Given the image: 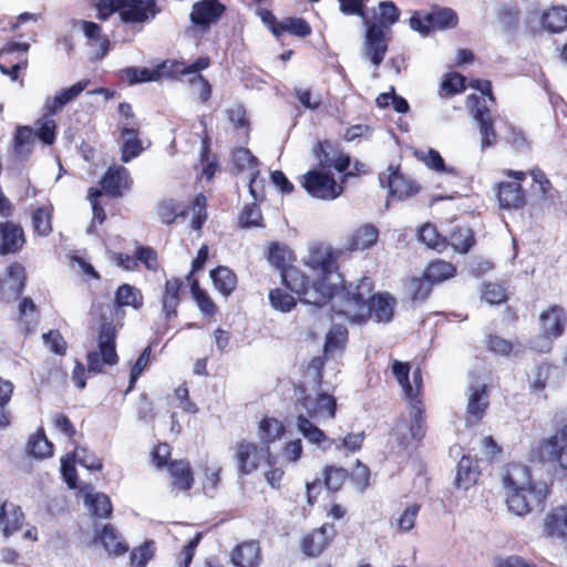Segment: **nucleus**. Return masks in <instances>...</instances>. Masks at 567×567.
Returning <instances> with one entry per match:
<instances>
[{
  "label": "nucleus",
  "instance_id": "obj_34",
  "mask_svg": "<svg viewBox=\"0 0 567 567\" xmlns=\"http://www.w3.org/2000/svg\"><path fill=\"white\" fill-rule=\"evenodd\" d=\"M95 542H100L111 556H122L128 551V545L121 539L116 528L112 524H105L96 534Z\"/></svg>",
  "mask_w": 567,
  "mask_h": 567
},
{
  "label": "nucleus",
  "instance_id": "obj_17",
  "mask_svg": "<svg viewBox=\"0 0 567 567\" xmlns=\"http://www.w3.org/2000/svg\"><path fill=\"white\" fill-rule=\"evenodd\" d=\"M312 152L319 169L328 171L333 167L337 172L344 173L351 166L350 156L336 142L318 141Z\"/></svg>",
  "mask_w": 567,
  "mask_h": 567
},
{
  "label": "nucleus",
  "instance_id": "obj_13",
  "mask_svg": "<svg viewBox=\"0 0 567 567\" xmlns=\"http://www.w3.org/2000/svg\"><path fill=\"white\" fill-rule=\"evenodd\" d=\"M301 185L310 196L323 200L336 199L343 193V186L336 182L333 175L322 169L307 172Z\"/></svg>",
  "mask_w": 567,
  "mask_h": 567
},
{
  "label": "nucleus",
  "instance_id": "obj_46",
  "mask_svg": "<svg viewBox=\"0 0 567 567\" xmlns=\"http://www.w3.org/2000/svg\"><path fill=\"white\" fill-rule=\"evenodd\" d=\"M293 295L296 293L287 288L286 290L279 287L272 288L268 293L269 303L277 311L290 312L297 307L298 300L300 301L299 297Z\"/></svg>",
  "mask_w": 567,
  "mask_h": 567
},
{
  "label": "nucleus",
  "instance_id": "obj_4",
  "mask_svg": "<svg viewBox=\"0 0 567 567\" xmlns=\"http://www.w3.org/2000/svg\"><path fill=\"white\" fill-rule=\"evenodd\" d=\"M87 369L82 362L76 361L72 379L79 389L86 385V372L99 374L104 371V365H115L118 362L116 352V327L112 322H102L97 330V350L86 354Z\"/></svg>",
  "mask_w": 567,
  "mask_h": 567
},
{
  "label": "nucleus",
  "instance_id": "obj_25",
  "mask_svg": "<svg viewBox=\"0 0 567 567\" xmlns=\"http://www.w3.org/2000/svg\"><path fill=\"white\" fill-rule=\"evenodd\" d=\"M234 567H260L264 561L259 540L247 539L233 547L229 554Z\"/></svg>",
  "mask_w": 567,
  "mask_h": 567
},
{
  "label": "nucleus",
  "instance_id": "obj_3",
  "mask_svg": "<svg viewBox=\"0 0 567 567\" xmlns=\"http://www.w3.org/2000/svg\"><path fill=\"white\" fill-rule=\"evenodd\" d=\"M373 291L374 281L369 277H362L357 281L342 279L340 284H334L331 309L344 316L350 323H365L369 315L368 305Z\"/></svg>",
  "mask_w": 567,
  "mask_h": 567
},
{
  "label": "nucleus",
  "instance_id": "obj_12",
  "mask_svg": "<svg viewBox=\"0 0 567 567\" xmlns=\"http://www.w3.org/2000/svg\"><path fill=\"white\" fill-rule=\"evenodd\" d=\"M388 174H380L379 182L388 189L386 203L390 200H405L419 194L420 185L410 176L401 172L399 165L390 164Z\"/></svg>",
  "mask_w": 567,
  "mask_h": 567
},
{
  "label": "nucleus",
  "instance_id": "obj_9",
  "mask_svg": "<svg viewBox=\"0 0 567 567\" xmlns=\"http://www.w3.org/2000/svg\"><path fill=\"white\" fill-rule=\"evenodd\" d=\"M409 23L413 31L429 35L434 31L455 29L458 24V16L452 8L434 4L429 11H414Z\"/></svg>",
  "mask_w": 567,
  "mask_h": 567
},
{
  "label": "nucleus",
  "instance_id": "obj_51",
  "mask_svg": "<svg viewBox=\"0 0 567 567\" xmlns=\"http://www.w3.org/2000/svg\"><path fill=\"white\" fill-rule=\"evenodd\" d=\"M466 78L458 72H449L444 75L439 94L441 97H450L463 93L466 90Z\"/></svg>",
  "mask_w": 567,
  "mask_h": 567
},
{
  "label": "nucleus",
  "instance_id": "obj_48",
  "mask_svg": "<svg viewBox=\"0 0 567 567\" xmlns=\"http://www.w3.org/2000/svg\"><path fill=\"white\" fill-rule=\"evenodd\" d=\"M27 451L35 458H45L53 455L54 446L45 436L44 430H38L27 443Z\"/></svg>",
  "mask_w": 567,
  "mask_h": 567
},
{
  "label": "nucleus",
  "instance_id": "obj_49",
  "mask_svg": "<svg viewBox=\"0 0 567 567\" xmlns=\"http://www.w3.org/2000/svg\"><path fill=\"white\" fill-rule=\"evenodd\" d=\"M53 206L39 207L32 213V227L37 235L47 237L53 231Z\"/></svg>",
  "mask_w": 567,
  "mask_h": 567
},
{
  "label": "nucleus",
  "instance_id": "obj_58",
  "mask_svg": "<svg viewBox=\"0 0 567 567\" xmlns=\"http://www.w3.org/2000/svg\"><path fill=\"white\" fill-rule=\"evenodd\" d=\"M156 213L163 224L172 225L178 216H185L186 213L176 200L163 199L156 206Z\"/></svg>",
  "mask_w": 567,
  "mask_h": 567
},
{
  "label": "nucleus",
  "instance_id": "obj_36",
  "mask_svg": "<svg viewBox=\"0 0 567 567\" xmlns=\"http://www.w3.org/2000/svg\"><path fill=\"white\" fill-rule=\"evenodd\" d=\"M214 288L224 297H229L237 288L238 278L227 266H217L209 271Z\"/></svg>",
  "mask_w": 567,
  "mask_h": 567
},
{
  "label": "nucleus",
  "instance_id": "obj_44",
  "mask_svg": "<svg viewBox=\"0 0 567 567\" xmlns=\"http://www.w3.org/2000/svg\"><path fill=\"white\" fill-rule=\"evenodd\" d=\"M349 331L342 324H334L327 332L323 344V352L326 357H330L336 352H342L348 343Z\"/></svg>",
  "mask_w": 567,
  "mask_h": 567
},
{
  "label": "nucleus",
  "instance_id": "obj_23",
  "mask_svg": "<svg viewBox=\"0 0 567 567\" xmlns=\"http://www.w3.org/2000/svg\"><path fill=\"white\" fill-rule=\"evenodd\" d=\"M226 10L219 0H199L193 3L189 19L194 25L207 30L221 19Z\"/></svg>",
  "mask_w": 567,
  "mask_h": 567
},
{
  "label": "nucleus",
  "instance_id": "obj_54",
  "mask_svg": "<svg viewBox=\"0 0 567 567\" xmlns=\"http://www.w3.org/2000/svg\"><path fill=\"white\" fill-rule=\"evenodd\" d=\"M285 32L298 38H307L311 34L312 29L303 18L288 17L280 21L278 38Z\"/></svg>",
  "mask_w": 567,
  "mask_h": 567
},
{
  "label": "nucleus",
  "instance_id": "obj_35",
  "mask_svg": "<svg viewBox=\"0 0 567 567\" xmlns=\"http://www.w3.org/2000/svg\"><path fill=\"white\" fill-rule=\"evenodd\" d=\"M412 406L414 412L409 427L410 437L405 434L398 437V445L403 450H408L413 443H420L425 435L424 410L421 404H412Z\"/></svg>",
  "mask_w": 567,
  "mask_h": 567
},
{
  "label": "nucleus",
  "instance_id": "obj_45",
  "mask_svg": "<svg viewBox=\"0 0 567 567\" xmlns=\"http://www.w3.org/2000/svg\"><path fill=\"white\" fill-rule=\"evenodd\" d=\"M417 239L426 247L443 252L447 249V238L441 235L434 224L425 223L417 231Z\"/></svg>",
  "mask_w": 567,
  "mask_h": 567
},
{
  "label": "nucleus",
  "instance_id": "obj_1",
  "mask_svg": "<svg viewBox=\"0 0 567 567\" xmlns=\"http://www.w3.org/2000/svg\"><path fill=\"white\" fill-rule=\"evenodd\" d=\"M342 255V249L324 244H316L309 249L305 265L316 274V278L311 279L306 272L305 282L297 293L302 303L322 308L332 301L334 284L329 279L339 272Z\"/></svg>",
  "mask_w": 567,
  "mask_h": 567
},
{
  "label": "nucleus",
  "instance_id": "obj_53",
  "mask_svg": "<svg viewBox=\"0 0 567 567\" xmlns=\"http://www.w3.org/2000/svg\"><path fill=\"white\" fill-rule=\"evenodd\" d=\"M231 163L237 173L258 169V158L246 147H237L231 152Z\"/></svg>",
  "mask_w": 567,
  "mask_h": 567
},
{
  "label": "nucleus",
  "instance_id": "obj_56",
  "mask_svg": "<svg viewBox=\"0 0 567 567\" xmlns=\"http://www.w3.org/2000/svg\"><path fill=\"white\" fill-rule=\"evenodd\" d=\"M6 278L12 280L10 289L19 297L22 295L27 286V271L22 264L18 261L11 262L6 269Z\"/></svg>",
  "mask_w": 567,
  "mask_h": 567
},
{
  "label": "nucleus",
  "instance_id": "obj_52",
  "mask_svg": "<svg viewBox=\"0 0 567 567\" xmlns=\"http://www.w3.org/2000/svg\"><path fill=\"white\" fill-rule=\"evenodd\" d=\"M190 292L203 315L214 317L217 313L218 307L209 293L205 289L200 288L198 279L193 280L190 285Z\"/></svg>",
  "mask_w": 567,
  "mask_h": 567
},
{
  "label": "nucleus",
  "instance_id": "obj_37",
  "mask_svg": "<svg viewBox=\"0 0 567 567\" xmlns=\"http://www.w3.org/2000/svg\"><path fill=\"white\" fill-rule=\"evenodd\" d=\"M35 131L31 126L19 125L13 135V155L20 159H28L33 151Z\"/></svg>",
  "mask_w": 567,
  "mask_h": 567
},
{
  "label": "nucleus",
  "instance_id": "obj_28",
  "mask_svg": "<svg viewBox=\"0 0 567 567\" xmlns=\"http://www.w3.org/2000/svg\"><path fill=\"white\" fill-rule=\"evenodd\" d=\"M388 51V39L381 25L372 22L367 28L365 52L374 66H379Z\"/></svg>",
  "mask_w": 567,
  "mask_h": 567
},
{
  "label": "nucleus",
  "instance_id": "obj_26",
  "mask_svg": "<svg viewBox=\"0 0 567 567\" xmlns=\"http://www.w3.org/2000/svg\"><path fill=\"white\" fill-rule=\"evenodd\" d=\"M183 288L184 281L177 277L169 278L164 284L161 305L163 318L167 322L177 318V309L182 302Z\"/></svg>",
  "mask_w": 567,
  "mask_h": 567
},
{
  "label": "nucleus",
  "instance_id": "obj_32",
  "mask_svg": "<svg viewBox=\"0 0 567 567\" xmlns=\"http://www.w3.org/2000/svg\"><path fill=\"white\" fill-rule=\"evenodd\" d=\"M480 475L481 470L477 460L471 455H463L457 463L455 486L467 491L477 483Z\"/></svg>",
  "mask_w": 567,
  "mask_h": 567
},
{
  "label": "nucleus",
  "instance_id": "obj_59",
  "mask_svg": "<svg viewBox=\"0 0 567 567\" xmlns=\"http://www.w3.org/2000/svg\"><path fill=\"white\" fill-rule=\"evenodd\" d=\"M238 224L241 228L264 227V217L256 203L246 204L241 209Z\"/></svg>",
  "mask_w": 567,
  "mask_h": 567
},
{
  "label": "nucleus",
  "instance_id": "obj_2",
  "mask_svg": "<svg viewBox=\"0 0 567 567\" xmlns=\"http://www.w3.org/2000/svg\"><path fill=\"white\" fill-rule=\"evenodd\" d=\"M502 483L506 491V504L512 513L525 516L533 509L544 511L550 486L544 481H535L528 466L522 463L507 464Z\"/></svg>",
  "mask_w": 567,
  "mask_h": 567
},
{
  "label": "nucleus",
  "instance_id": "obj_22",
  "mask_svg": "<svg viewBox=\"0 0 567 567\" xmlns=\"http://www.w3.org/2000/svg\"><path fill=\"white\" fill-rule=\"evenodd\" d=\"M489 408V391L487 384L471 385L468 388L465 410V423L467 426L478 425Z\"/></svg>",
  "mask_w": 567,
  "mask_h": 567
},
{
  "label": "nucleus",
  "instance_id": "obj_30",
  "mask_svg": "<svg viewBox=\"0 0 567 567\" xmlns=\"http://www.w3.org/2000/svg\"><path fill=\"white\" fill-rule=\"evenodd\" d=\"M167 472L174 489L178 492H188L193 488L195 484V474L188 460L178 458L171 461Z\"/></svg>",
  "mask_w": 567,
  "mask_h": 567
},
{
  "label": "nucleus",
  "instance_id": "obj_57",
  "mask_svg": "<svg viewBox=\"0 0 567 567\" xmlns=\"http://www.w3.org/2000/svg\"><path fill=\"white\" fill-rule=\"evenodd\" d=\"M556 367L548 361H542L535 365L533 371V380L529 383V389L533 393H540L547 386L551 371Z\"/></svg>",
  "mask_w": 567,
  "mask_h": 567
},
{
  "label": "nucleus",
  "instance_id": "obj_27",
  "mask_svg": "<svg viewBox=\"0 0 567 567\" xmlns=\"http://www.w3.org/2000/svg\"><path fill=\"white\" fill-rule=\"evenodd\" d=\"M25 244L22 226L11 220L0 223V255L18 254Z\"/></svg>",
  "mask_w": 567,
  "mask_h": 567
},
{
  "label": "nucleus",
  "instance_id": "obj_63",
  "mask_svg": "<svg viewBox=\"0 0 567 567\" xmlns=\"http://www.w3.org/2000/svg\"><path fill=\"white\" fill-rule=\"evenodd\" d=\"M481 299L489 305H501L507 301L506 288L496 282H485L481 289Z\"/></svg>",
  "mask_w": 567,
  "mask_h": 567
},
{
  "label": "nucleus",
  "instance_id": "obj_55",
  "mask_svg": "<svg viewBox=\"0 0 567 567\" xmlns=\"http://www.w3.org/2000/svg\"><path fill=\"white\" fill-rule=\"evenodd\" d=\"M117 112L121 116L117 123L118 133H134V130L141 128L140 121L137 120L133 106L127 102H121L117 105Z\"/></svg>",
  "mask_w": 567,
  "mask_h": 567
},
{
  "label": "nucleus",
  "instance_id": "obj_39",
  "mask_svg": "<svg viewBox=\"0 0 567 567\" xmlns=\"http://www.w3.org/2000/svg\"><path fill=\"white\" fill-rule=\"evenodd\" d=\"M456 272L457 269L454 264L440 258L431 260L423 271L425 279L434 285L455 277Z\"/></svg>",
  "mask_w": 567,
  "mask_h": 567
},
{
  "label": "nucleus",
  "instance_id": "obj_40",
  "mask_svg": "<svg viewBox=\"0 0 567 567\" xmlns=\"http://www.w3.org/2000/svg\"><path fill=\"white\" fill-rule=\"evenodd\" d=\"M260 445L270 451V444L281 439L286 433V427L279 420L265 416L259 422Z\"/></svg>",
  "mask_w": 567,
  "mask_h": 567
},
{
  "label": "nucleus",
  "instance_id": "obj_14",
  "mask_svg": "<svg viewBox=\"0 0 567 567\" xmlns=\"http://www.w3.org/2000/svg\"><path fill=\"white\" fill-rule=\"evenodd\" d=\"M539 330L543 339L549 342L545 350L550 352L551 342L563 337L567 329V311L560 305H550L538 317Z\"/></svg>",
  "mask_w": 567,
  "mask_h": 567
},
{
  "label": "nucleus",
  "instance_id": "obj_64",
  "mask_svg": "<svg viewBox=\"0 0 567 567\" xmlns=\"http://www.w3.org/2000/svg\"><path fill=\"white\" fill-rule=\"evenodd\" d=\"M228 121L233 124L236 131L244 130L248 135L250 131V122L247 111L243 104H237L225 111Z\"/></svg>",
  "mask_w": 567,
  "mask_h": 567
},
{
  "label": "nucleus",
  "instance_id": "obj_16",
  "mask_svg": "<svg viewBox=\"0 0 567 567\" xmlns=\"http://www.w3.org/2000/svg\"><path fill=\"white\" fill-rule=\"evenodd\" d=\"M337 528L333 523H324L320 527L312 528L300 539V550L307 558L321 556L333 543Z\"/></svg>",
  "mask_w": 567,
  "mask_h": 567
},
{
  "label": "nucleus",
  "instance_id": "obj_60",
  "mask_svg": "<svg viewBox=\"0 0 567 567\" xmlns=\"http://www.w3.org/2000/svg\"><path fill=\"white\" fill-rule=\"evenodd\" d=\"M391 371L399 385L402 388L404 395H411L413 385L410 381L411 364L400 360H392Z\"/></svg>",
  "mask_w": 567,
  "mask_h": 567
},
{
  "label": "nucleus",
  "instance_id": "obj_38",
  "mask_svg": "<svg viewBox=\"0 0 567 567\" xmlns=\"http://www.w3.org/2000/svg\"><path fill=\"white\" fill-rule=\"evenodd\" d=\"M446 238L449 246L460 254H467L476 244L473 229L466 225L454 226Z\"/></svg>",
  "mask_w": 567,
  "mask_h": 567
},
{
  "label": "nucleus",
  "instance_id": "obj_62",
  "mask_svg": "<svg viewBox=\"0 0 567 567\" xmlns=\"http://www.w3.org/2000/svg\"><path fill=\"white\" fill-rule=\"evenodd\" d=\"M86 503L96 517L109 518L112 515L113 506L111 499L103 493L87 495Z\"/></svg>",
  "mask_w": 567,
  "mask_h": 567
},
{
  "label": "nucleus",
  "instance_id": "obj_21",
  "mask_svg": "<svg viewBox=\"0 0 567 567\" xmlns=\"http://www.w3.org/2000/svg\"><path fill=\"white\" fill-rule=\"evenodd\" d=\"M296 406H301L306 410V415L310 419H333L337 413V400L333 395L326 392L318 393L316 396L305 393L296 402Z\"/></svg>",
  "mask_w": 567,
  "mask_h": 567
},
{
  "label": "nucleus",
  "instance_id": "obj_6",
  "mask_svg": "<svg viewBox=\"0 0 567 567\" xmlns=\"http://www.w3.org/2000/svg\"><path fill=\"white\" fill-rule=\"evenodd\" d=\"M297 427L306 440L316 444L323 451L332 449L341 451L344 449L347 454H354L361 451L365 440V433L363 431L358 433H348L341 440L330 439L320 427L315 425L303 415L297 416Z\"/></svg>",
  "mask_w": 567,
  "mask_h": 567
},
{
  "label": "nucleus",
  "instance_id": "obj_11",
  "mask_svg": "<svg viewBox=\"0 0 567 567\" xmlns=\"http://www.w3.org/2000/svg\"><path fill=\"white\" fill-rule=\"evenodd\" d=\"M526 21L528 24L536 27L538 32L563 33L567 30V6L535 7L527 12Z\"/></svg>",
  "mask_w": 567,
  "mask_h": 567
},
{
  "label": "nucleus",
  "instance_id": "obj_42",
  "mask_svg": "<svg viewBox=\"0 0 567 567\" xmlns=\"http://www.w3.org/2000/svg\"><path fill=\"white\" fill-rule=\"evenodd\" d=\"M80 24L84 35L90 41V44L92 47H99V56L104 58L111 49V41L106 35L102 34L101 25L85 20L81 21Z\"/></svg>",
  "mask_w": 567,
  "mask_h": 567
},
{
  "label": "nucleus",
  "instance_id": "obj_29",
  "mask_svg": "<svg viewBox=\"0 0 567 567\" xmlns=\"http://www.w3.org/2000/svg\"><path fill=\"white\" fill-rule=\"evenodd\" d=\"M380 236L378 227L371 223L362 224L347 237L344 250L354 252L372 248Z\"/></svg>",
  "mask_w": 567,
  "mask_h": 567
},
{
  "label": "nucleus",
  "instance_id": "obj_43",
  "mask_svg": "<svg viewBox=\"0 0 567 567\" xmlns=\"http://www.w3.org/2000/svg\"><path fill=\"white\" fill-rule=\"evenodd\" d=\"M199 163L202 165V176L207 181H212L215 174L220 169L218 156L212 153L210 137L207 134L202 138Z\"/></svg>",
  "mask_w": 567,
  "mask_h": 567
},
{
  "label": "nucleus",
  "instance_id": "obj_24",
  "mask_svg": "<svg viewBox=\"0 0 567 567\" xmlns=\"http://www.w3.org/2000/svg\"><path fill=\"white\" fill-rule=\"evenodd\" d=\"M159 11L156 0H123L121 20L124 23H145Z\"/></svg>",
  "mask_w": 567,
  "mask_h": 567
},
{
  "label": "nucleus",
  "instance_id": "obj_7",
  "mask_svg": "<svg viewBox=\"0 0 567 567\" xmlns=\"http://www.w3.org/2000/svg\"><path fill=\"white\" fill-rule=\"evenodd\" d=\"M266 258L279 271L282 286L297 295L305 282L306 271L292 265L295 252L286 244L271 241Z\"/></svg>",
  "mask_w": 567,
  "mask_h": 567
},
{
  "label": "nucleus",
  "instance_id": "obj_33",
  "mask_svg": "<svg viewBox=\"0 0 567 567\" xmlns=\"http://www.w3.org/2000/svg\"><path fill=\"white\" fill-rule=\"evenodd\" d=\"M24 514L20 506L11 502H3L0 506V526L6 537L21 529Z\"/></svg>",
  "mask_w": 567,
  "mask_h": 567
},
{
  "label": "nucleus",
  "instance_id": "obj_31",
  "mask_svg": "<svg viewBox=\"0 0 567 567\" xmlns=\"http://www.w3.org/2000/svg\"><path fill=\"white\" fill-rule=\"evenodd\" d=\"M395 299L388 292H372L369 300L367 322L374 319L377 322H390L394 315Z\"/></svg>",
  "mask_w": 567,
  "mask_h": 567
},
{
  "label": "nucleus",
  "instance_id": "obj_50",
  "mask_svg": "<svg viewBox=\"0 0 567 567\" xmlns=\"http://www.w3.org/2000/svg\"><path fill=\"white\" fill-rule=\"evenodd\" d=\"M321 477L323 480L324 488L331 493H337L349 478V472L343 467L326 465L322 470Z\"/></svg>",
  "mask_w": 567,
  "mask_h": 567
},
{
  "label": "nucleus",
  "instance_id": "obj_15",
  "mask_svg": "<svg viewBox=\"0 0 567 567\" xmlns=\"http://www.w3.org/2000/svg\"><path fill=\"white\" fill-rule=\"evenodd\" d=\"M467 106L471 110L473 118L477 122L482 136L481 148L484 151L497 142V133L494 127V118L491 110L486 104V100L476 94L467 96Z\"/></svg>",
  "mask_w": 567,
  "mask_h": 567
},
{
  "label": "nucleus",
  "instance_id": "obj_19",
  "mask_svg": "<svg viewBox=\"0 0 567 567\" xmlns=\"http://www.w3.org/2000/svg\"><path fill=\"white\" fill-rule=\"evenodd\" d=\"M29 44L24 42H8L0 50V71L12 81L19 79L20 71L28 65L27 52Z\"/></svg>",
  "mask_w": 567,
  "mask_h": 567
},
{
  "label": "nucleus",
  "instance_id": "obj_20",
  "mask_svg": "<svg viewBox=\"0 0 567 567\" xmlns=\"http://www.w3.org/2000/svg\"><path fill=\"white\" fill-rule=\"evenodd\" d=\"M102 195L111 198H121L131 190L133 178L130 171L123 165H111L100 179Z\"/></svg>",
  "mask_w": 567,
  "mask_h": 567
},
{
  "label": "nucleus",
  "instance_id": "obj_5",
  "mask_svg": "<svg viewBox=\"0 0 567 567\" xmlns=\"http://www.w3.org/2000/svg\"><path fill=\"white\" fill-rule=\"evenodd\" d=\"M567 455V420L557 421L553 433L540 439L529 452V461L553 468H565L564 456Z\"/></svg>",
  "mask_w": 567,
  "mask_h": 567
},
{
  "label": "nucleus",
  "instance_id": "obj_47",
  "mask_svg": "<svg viewBox=\"0 0 567 567\" xmlns=\"http://www.w3.org/2000/svg\"><path fill=\"white\" fill-rule=\"evenodd\" d=\"M118 134L123 140V144L121 146V161L123 163H128L144 151L140 138L141 128L134 130V133L122 132Z\"/></svg>",
  "mask_w": 567,
  "mask_h": 567
},
{
  "label": "nucleus",
  "instance_id": "obj_8",
  "mask_svg": "<svg viewBox=\"0 0 567 567\" xmlns=\"http://www.w3.org/2000/svg\"><path fill=\"white\" fill-rule=\"evenodd\" d=\"M501 174L505 179L499 181L494 187L498 207L504 210L524 208L527 204V193L523 183L527 178V172L502 169Z\"/></svg>",
  "mask_w": 567,
  "mask_h": 567
},
{
  "label": "nucleus",
  "instance_id": "obj_10",
  "mask_svg": "<svg viewBox=\"0 0 567 567\" xmlns=\"http://www.w3.org/2000/svg\"><path fill=\"white\" fill-rule=\"evenodd\" d=\"M233 451V461L239 477L252 474L266 458L268 460L271 456L270 451L246 439L237 441Z\"/></svg>",
  "mask_w": 567,
  "mask_h": 567
},
{
  "label": "nucleus",
  "instance_id": "obj_61",
  "mask_svg": "<svg viewBox=\"0 0 567 567\" xmlns=\"http://www.w3.org/2000/svg\"><path fill=\"white\" fill-rule=\"evenodd\" d=\"M485 348L495 355L509 357L514 351V343L497 333H489L485 338Z\"/></svg>",
  "mask_w": 567,
  "mask_h": 567
},
{
  "label": "nucleus",
  "instance_id": "obj_18",
  "mask_svg": "<svg viewBox=\"0 0 567 567\" xmlns=\"http://www.w3.org/2000/svg\"><path fill=\"white\" fill-rule=\"evenodd\" d=\"M144 306V296L141 289L130 284L120 285L114 292V302L112 315V323L117 328L123 326L125 317L124 308L131 307L134 310H141Z\"/></svg>",
  "mask_w": 567,
  "mask_h": 567
},
{
  "label": "nucleus",
  "instance_id": "obj_41",
  "mask_svg": "<svg viewBox=\"0 0 567 567\" xmlns=\"http://www.w3.org/2000/svg\"><path fill=\"white\" fill-rule=\"evenodd\" d=\"M117 76L128 85H135L138 83L157 81L161 78V72L157 69L127 66L121 69Z\"/></svg>",
  "mask_w": 567,
  "mask_h": 567
}]
</instances>
